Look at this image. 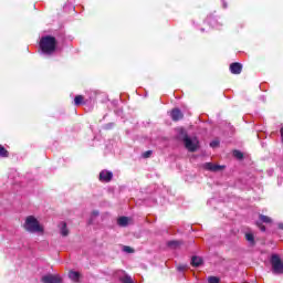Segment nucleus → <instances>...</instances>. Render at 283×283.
Instances as JSON below:
<instances>
[{
	"label": "nucleus",
	"mask_w": 283,
	"mask_h": 283,
	"mask_svg": "<svg viewBox=\"0 0 283 283\" xmlns=\"http://www.w3.org/2000/svg\"><path fill=\"white\" fill-rule=\"evenodd\" d=\"M170 117L172 120H181L182 112H180L178 108H174L170 113Z\"/></svg>",
	"instance_id": "9"
},
{
	"label": "nucleus",
	"mask_w": 283,
	"mask_h": 283,
	"mask_svg": "<svg viewBox=\"0 0 283 283\" xmlns=\"http://www.w3.org/2000/svg\"><path fill=\"white\" fill-rule=\"evenodd\" d=\"M112 178H114V174H112V171L102 170L99 172V180L102 182H109V180H112Z\"/></svg>",
	"instance_id": "5"
},
{
	"label": "nucleus",
	"mask_w": 283,
	"mask_h": 283,
	"mask_svg": "<svg viewBox=\"0 0 283 283\" xmlns=\"http://www.w3.org/2000/svg\"><path fill=\"white\" fill-rule=\"evenodd\" d=\"M23 228L25 231H29V233H40L43 235L44 228L43 226L34 218V216H29L25 218Z\"/></svg>",
	"instance_id": "2"
},
{
	"label": "nucleus",
	"mask_w": 283,
	"mask_h": 283,
	"mask_svg": "<svg viewBox=\"0 0 283 283\" xmlns=\"http://www.w3.org/2000/svg\"><path fill=\"white\" fill-rule=\"evenodd\" d=\"M223 8H227V4L223 3Z\"/></svg>",
	"instance_id": "28"
},
{
	"label": "nucleus",
	"mask_w": 283,
	"mask_h": 283,
	"mask_svg": "<svg viewBox=\"0 0 283 283\" xmlns=\"http://www.w3.org/2000/svg\"><path fill=\"white\" fill-rule=\"evenodd\" d=\"M69 277L70 280H72L73 282H78V279L81 277V274L76 271H71L69 273Z\"/></svg>",
	"instance_id": "11"
},
{
	"label": "nucleus",
	"mask_w": 283,
	"mask_h": 283,
	"mask_svg": "<svg viewBox=\"0 0 283 283\" xmlns=\"http://www.w3.org/2000/svg\"><path fill=\"white\" fill-rule=\"evenodd\" d=\"M245 240H247L248 242H250V244H253V243L255 242V239H254V237H253V233H247V234H245Z\"/></svg>",
	"instance_id": "18"
},
{
	"label": "nucleus",
	"mask_w": 283,
	"mask_h": 283,
	"mask_svg": "<svg viewBox=\"0 0 283 283\" xmlns=\"http://www.w3.org/2000/svg\"><path fill=\"white\" fill-rule=\"evenodd\" d=\"M178 139L182 140L186 149L188 151H197L198 147H200V142L196 137H190L187 135V130L185 128H178Z\"/></svg>",
	"instance_id": "1"
},
{
	"label": "nucleus",
	"mask_w": 283,
	"mask_h": 283,
	"mask_svg": "<svg viewBox=\"0 0 283 283\" xmlns=\"http://www.w3.org/2000/svg\"><path fill=\"white\" fill-rule=\"evenodd\" d=\"M271 264L273 273H275L276 275L283 273V262L282 259H280V255L273 254L271 259Z\"/></svg>",
	"instance_id": "4"
},
{
	"label": "nucleus",
	"mask_w": 283,
	"mask_h": 283,
	"mask_svg": "<svg viewBox=\"0 0 283 283\" xmlns=\"http://www.w3.org/2000/svg\"><path fill=\"white\" fill-rule=\"evenodd\" d=\"M96 217H98V211H94L92 214V218H96Z\"/></svg>",
	"instance_id": "26"
},
{
	"label": "nucleus",
	"mask_w": 283,
	"mask_h": 283,
	"mask_svg": "<svg viewBox=\"0 0 283 283\" xmlns=\"http://www.w3.org/2000/svg\"><path fill=\"white\" fill-rule=\"evenodd\" d=\"M42 282L43 283H61V276L52 275V274L44 275L42 277Z\"/></svg>",
	"instance_id": "6"
},
{
	"label": "nucleus",
	"mask_w": 283,
	"mask_h": 283,
	"mask_svg": "<svg viewBox=\"0 0 283 283\" xmlns=\"http://www.w3.org/2000/svg\"><path fill=\"white\" fill-rule=\"evenodd\" d=\"M218 145H220V142L218 140H213L210 143V147H218Z\"/></svg>",
	"instance_id": "22"
},
{
	"label": "nucleus",
	"mask_w": 283,
	"mask_h": 283,
	"mask_svg": "<svg viewBox=\"0 0 283 283\" xmlns=\"http://www.w3.org/2000/svg\"><path fill=\"white\" fill-rule=\"evenodd\" d=\"M117 224L119 227H127V224H129V218L127 217H120L118 220H117Z\"/></svg>",
	"instance_id": "10"
},
{
	"label": "nucleus",
	"mask_w": 283,
	"mask_h": 283,
	"mask_svg": "<svg viewBox=\"0 0 283 283\" xmlns=\"http://www.w3.org/2000/svg\"><path fill=\"white\" fill-rule=\"evenodd\" d=\"M191 264H192V266H200V264H202V258L192 256Z\"/></svg>",
	"instance_id": "14"
},
{
	"label": "nucleus",
	"mask_w": 283,
	"mask_h": 283,
	"mask_svg": "<svg viewBox=\"0 0 283 283\" xmlns=\"http://www.w3.org/2000/svg\"><path fill=\"white\" fill-rule=\"evenodd\" d=\"M256 224L261 231H266V228L264 226L260 224V222H256Z\"/></svg>",
	"instance_id": "24"
},
{
	"label": "nucleus",
	"mask_w": 283,
	"mask_h": 283,
	"mask_svg": "<svg viewBox=\"0 0 283 283\" xmlns=\"http://www.w3.org/2000/svg\"><path fill=\"white\" fill-rule=\"evenodd\" d=\"M233 156H234V158H237L238 160H242V158H244V155H243L240 150H234V151H233Z\"/></svg>",
	"instance_id": "19"
},
{
	"label": "nucleus",
	"mask_w": 283,
	"mask_h": 283,
	"mask_svg": "<svg viewBox=\"0 0 283 283\" xmlns=\"http://www.w3.org/2000/svg\"><path fill=\"white\" fill-rule=\"evenodd\" d=\"M230 72L232 74H240L242 72V64L235 62L230 65Z\"/></svg>",
	"instance_id": "8"
},
{
	"label": "nucleus",
	"mask_w": 283,
	"mask_h": 283,
	"mask_svg": "<svg viewBox=\"0 0 283 283\" xmlns=\"http://www.w3.org/2000/svg\"><path fill=\"white\" fill-rule=\"evenodd\" d=\"M124 251L126 253H134V250L132 248H129V247H124Z\"/></svg>",
	"instance_id": "23"
},
{
	"label": "nucleus",
	"mask_w": 283,
	"mask_h": 283,
	"mask_svg": "<svg viewBox=\"0 0 283 283\" xmlns=\"http://www.w3.org/2000/svg\"><path fill=\"white\" fill-rule=\"evenodd\" d=\"M123 276L119 277L122 283H134V280H132V276L125 274V272H122Z\"/></svg>",
	"instance_id": "13"
},
{
	"label": "nucleus",
	"mask_w": 283,
	"mask_h": 283,
	"mask_svg": "<svg viewBox=\"0 0 283 283\" xmlns=\"http://www.w3.org/2000/svg\"><path fill=\"white\" fill-rule=\"evenodd\" d=\"M203 167L208 170V171H220V169H222V166L220 165H216L212 163H206L203 165Z\"/></svg>",
	"instance_id": "7"
},
{
	"label": "nucleus",
	"mask_w": 283,
	"mask_h": 283,
	"mask_svg": "<svg viewBox=\"0 0 283 283\" xmlns=\"http://www.w3.org/2000/svg\"><path fill=\"white\" fill-rule=\"evenodd\" d=\"M61 235H69L67 224L65 222L60 223Z\"/></svg>",
	"instance_id": "12"
},
{
	"label": "nucleus",
	"mask_w": 283,
	"mask_h": 283,
	"mask_svg": "<svg viewBox=\"0 0 283 283\" xmlns=\"http://www.w3.org/2000/svg\"><path fill=\"white\" fill-rule=\"evenodd\" d=\"M260 220L261 222H264L265 224H271L272 220L270 217L264 216V214H260Z\"/></svg>",
	"instance_id": "15"
},
{
	"label": "nucleus",
	"mask_w": 283,
	"mask_h": 283,
	"mask_svg": "<svg viewBox=\"0 0 283 283\" xmlns=\"http://www.w3.org/2000/svg\"><path fill=\"white\" fill-rule=\"evenodd\" d=\"M209 283H220V279L218 276H210L208 279Z\"/></svg>",
	"instance_id": "21"
},
{
	"label": "nucleus",
	"mask_w": 283,
	"mask_h": 283,
	"mask_svg": "<svg viewBox=\"0 0 283 283\" xmlns=\"http://www.w3.org/2000/svg\"><path fill=\"white\" fill-rule=\"evenodd\" d=\"M74 103L75 105H81V103H83V96L82 95L75 96Z\"/></svg>",
	"instance_id": "20"
},
{
	"label": "nucleus",
	"mask_w": 283,
	"mask_h": 283,
	"mask_svg": "<svg viewBox=\"0 0 283 283\" xmlns=\"http://www.w3.org/2000/svg\"><path fill=\"white\" fill-rule=\"evenodd\" d=\"M40 49L43 54H53L56 50V39L54 36H43L40 41Z\"/></svg>",
	"instance_id": "3"
},
{
	"label": "nucleus",
	"mask_w": 283,
	"mask_h": 283,
	"mask_svg": "<svg viewBox=\"0 0 283 283\" xmlns=\"http://www.w3.org/2000/svg\"><path fill=\"white\" fill-rule=\"evenodd\" d=\"M149 156H151V150L144 153V158H149Z\"/></svg>",
	"instance_id": "25"
},
{
	"label": "nucleus",
	"mask_w": 283,
	"mask_h": 283,
	"mask_svg": "<svg viewBox=\"0 0 283 283\" xmlns=\"http://www.w3.org/2000/svg\"><path fill=\"white\" fill-rule=\"evenodd\" d=\"M0 156L1 158H8V150L2 145H0Z\"/></svg>",
	"instance_id": "16"
},
{
	"label": "nucleus",
	"mask_w": 283,
	"mask_h": 283,
	"mask_svg": "<svg viewBox=\"0 0 283 283\" xmlns=\"http://www.w3.org/2000/svg\"><path fill=\"white\" fill-rule=\"evenodd\" d=\"M279 229H282V230H283V223H280V224H279Z\"/></svg>",
	"instance_id": "27"
},
{
	"label": "nucleus",
	"mask_w": 283,
	"mask_h": 283,
	"mask_svg": "<svg viewBox=\"0 0 283 283\" xmlns=\"http://www.w3.org/2000/svg\"><path fill=\"white\" fill-rule=\"evenodd\" d=\"M168 247H170V249H178V247H180V241H169Z\"/></svg>",
	"instance_id": "17"
}]
</instances>
